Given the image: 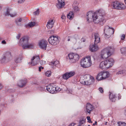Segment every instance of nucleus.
Masks as SVG:
<instances>
[{
    "instance_id": "obj_1",
    "label": "nucleus",
    "mask_w": 126,
    "mask_h": 126,
    "mask_svg": "<svg viewBox=\"0 0 126 126\" xmlns=\"http://www.w3.org/2000/svg\"><path fill=\"white\" fill-rule=\"evenodd\" d=\"M105 16V11L102 9H99L94 13L89 11L87 13V20L90 22L93 20L94 23H99L100 25H102L106 21Z\"/></svg>"
},
{
    "instance_id": "obj_2",
    "label": "nucleus",
    "mask_w": 126,
    "mask_h": 126,
    "mask_svg": "<svg viewBox=\"0 0 126 126\" xmlns=\"http://www.w3.org/2000/svg\"><path fill=\"white\" fill-rule=\"evenodd\" d=\"M18 44L22 46L23 49L31 48L33 47L34 46L33 43L29 42L28 37L26 36L21 38Z\"/></svg>"
},
{
    "instance_id": "obj_3",
    "label": "nucleus",
    "mask_w": 126,
    "mask_h": 126,
    "mask_svg": "<svg viewBox=\"0 0 126 126\" xmlns=\"http://www.w3.org/2000/svg\"><path fill=\"white\" fill-rule=\"evenodd\" d=\"M113 48L111 47H108L104 48L101 51V54L99 57L100 59H105L112 54Z\"/></svg>"
},
{
    "instance_id": "obj_4",
    "label": "nucleus",
    "mask_w": 126,
    "mask_h": 126,
    "mask_svg": "<svg viewBox=\"0 0 126 126\" xmlns=\"http://www.w3.org/2000/svg\"><path fill=\"white\" fill-rule=\"evenodd\" d=\"M114 63L113 58H110L100 63L99 67L102 69H107L112 66Z\"/></svg>"
},
{
    "instance_id": "obj_5",
    "label": "nucleus",
    "mask_w": 126,
    "mask_h": 126,
    "mask_svg": "<svg viewBox=\"0 0 126 126\" xmlns=\"http://www.w3.org/2000/svg\"><path fill=\"white\" fill-rule=\"evenodd\" d=\"M92 64L91 57L87 56L82 59L80 62V65L83 68H86L91 66Z\"/></svg>"
},
{
    "instance_id": "obj_6",
    "label": "nucleus",
    "mask_w": 126,
    "mask_h": 126,
    "mask_svg": "<svg viewBox=\"0 0 126 126\" xmlns=\"http://www.w3.org/2000/svg\"><path fill=\"white\" fill-rule=\"evenodd\" d=\"M114 30L113 28L109 27L108 26H105L104 30L105 36L106 38H108L114 34Z\"/></svg>"
},
{
    "instance_id": "obj_7",
    "label": "nucleus",
    "mask_w": 126,
    "mask_h": 126,
    "mask_svg": "<svg viewBox=\"0 0 126 126\" xmlns=\"http://www.w3.org/2000/svg\"><path fill=\"white\" fill-rule=\"evenodd\" d=\"M60 38L57 35H54L51 36L48 39L49 43L52 45L55 46L59 43Z\"/></svg>"
},
{
    "instance_id": "obj_8",
    "label": "nucleus",
    "mask_w": 126,
    "mask_h": 126,
    "mask_svg": "<svg viewBox=\"0 0 126 126\" xmlns=\"http://www.w3.org/2000/svg\"><path fill=\"white\" fill-rule=\"evenodd\" d=\"M113 8L118 10H124L126 8L125 5L123 3L115 1L112 3Z\"/></svg>"
},
{
    "instance_id": "obj_9",
    "label": "nucleus",
    "mask_w": 126,
    "mask_h": 126,
    "mask_svg": "<svg viewBox=\"0 0 126 126\" xmlns=\"http://www.w3.org/2000/svg\"><path fill=\"white\" fill-rule=\"evenodd\" d=\"M68 57L70 59V62L74 63L77 61L79 58V56L77 54L71 53L68 54Z\"/></svg>"
},
{
    "instance_id": "obj_10",
    "label": "nucleus",
    "mask_w": 126,
    "mask_h": 126,
    "mask_svg": "<svg viewBox=\"0 0 126 126\" xmlns=\"http://www.w3.org/2000/svg\"><path fill=\"white\" fill-rule=\"evenodd\" d=\"M75 74V72L74 71H71L69 72H66L62 76V78L65 80H67L69 78L73 76Z\"/></svg>"
},
{
    "instance_id": "obj_11",
    "label": "nucleus",
    "mask_w": 126,
    "mask_h": 126,
    "mask_svg": "<svg viewBox=\"0 0 126 126\" xmlns=\"http://www.w3.org/2000/svg\"><path fill=\"white\" fill-rule=\"evenodd\" d=\"M30 64L31 66H34L37 64L40 60L39 56H34L31 59Z\"/></svg>"
},
{
    "instance_id": "obj_12",
    "label": "nucleus",
    "mask_w": 126,
    "mask_h": 126,
    "mask_svg": "<svg viewBox=\"0 0 126 126\" xmlns=\"http://www.w3.org/2000/svg\"><path fill=\"white\" fill-rule=\"evenodd\" d=\"M55 85L53 84L48 85L46 86V89L47 91L50 93L53 94L55 93Z\"/></svg>"
},
{
    "instance_id": "obj_13",
    "label": "nucleus",
    "mask_w": 126,
    "mask_h": 126,
    "mask_svg": "<svg viewBox=\"0 0 126 126\" xmlns=\"http://www.w3.org/2000/svg\"><path fill=\"white\" fill-rule=\"evenodd\" d=\"M94 80L93 77L90 76L89 79L86 81H82V83L86 85H90L93 83Z\"/></svg>"
},
{
    "instance_id": "obj_14",
    "label": "nucleus",
    "mask_w": 126,
    "mask_h": 126,
    "mask_svg": "<svg viewBox=\"0 0 126 126\" xmlns=\"http://www.w3.org/2000/svg\"><path fill=\"white\" fill-rule=\"evenodd\" d=\"M94 109V107L91 104L89 103H87L86 106V110L85 112L86 113L90 114Z\"/></svg>"
},
{
    "instance_id": "obj_15",
    "label": "nucleus",
    "mask_w": 126,
    "mask_h": 126,
    "mask_svg": "<svg viewBox=\"0 0 126 126\" xmlns=\"http://www.w3.org/2000/svg\"><path fill=\"white\" fill-rule=\"evenodd\" d=\"M47 42L46 40H42L40 41L39 43V45L41 49L46 50L47 47Z\"/></svg>"
},
{
    "instance_id": "obj_16",
    "label": "nucleus",
    "mask_w": 126,
    "mask_h": 126,
    "mask_svg": "<svg viewBox=\"0 0 126 126\" xmlns=\"http://www.w3.org/2000/svg\"><path fill=\"white\" fill-rule=\"evenodd\" d=\"M97 44H95L92 45H91L90 46V50L91 52H95L98 49V47L97 46Z\"/></svg>"
},
{
    "instance_id": "obj_17",
    "label": "nucleus",
    "mask_w": 126,
    "mask_h": 126,
    "mask_svg": "<svg viewBox=\"0 0 126 126\" xmlns=\"http://www.w3.org/2000/svg\"><path fill=\"white\" fill-rule=\"evenodd\" d=\"M55 21L53 19L49 20L47 23V28L50 29L52 28L53 26Z\"/></svg>"
},
{
    "instance_id": "obj_18",
    "label": "nucleus",
    "mask_w": 126,
    "mask_h": 126,
    "mask_svg": "<svg viewBox=\"0 0 126 126\" xmlns=\"http://www.w3.org/2000/svg\"><path fill=\"white\" fill-rule=\"evenodd\" d=\"M58 3L57 4L56 6L59 8H60L63 7L65 3L64 0H58Z\"/></svg>"
},
{
    "instance_id": "obj_19",
    "label": "nucleus",
    "mask_w": 126,
    "mask_h": 126,
    "mask_svg": "<svg viewBox=\"0 0 126 126\" xmlns=\"http://www.w3.org/2000/svg\"><path fill=\"white\" fill-rule=\"evenodd\" d=\"M27 83L26 79L20 81L17 84L18 86L20 87H22L24 86Z\"/></svg>"
},
{
    "instance_id": "obj_20",
    "label": "nucleus",
    "mask_w": 126,
    "mask_h": 126,
    "mask_svg": "<svg viewBox=\"0 0 126 126\" xmlns=\"http://www.w3.org/2000/svg\"><path fill=\"white\" fill-rule=\"evenodd\" d=\"M116 97V95L113 92H110L109 98L110 100L112 102H114Z\"/></svg>"
},
{
    "instance_id": "obj_21",
    "label": "nucleus",
    "mask_w": 126,
    "mask_h": 126,
    "mask_svg": "<svg viewBox=\"0 0 126 126\" xmlns=\"http://www.w3.org/2000/svg\"><path fill=\"white\" fill-rule=\"evenodd\" d=\"M49 64L51 65V67L52 68L53 67L54 65L57 67H59L60 66L59 62L58 61H56L54 62H51L49 63Z\"/></svg>"
},
{
    "instance_id": "obj_22",
    "label": "nucleus",
    "mask_w": 126,
    "mask_h": 126,
    "mask_svg": "<svg viewBox=\"0 0 126 126\" xmlns=\"http://www.w3.org/2000/svg\"><path fill=\"white\" fill-rule=\"evenodd\" d=\"M86 119L84 117H82L80 119L78 126H84L85 122Z\"/></svg>"
},
{
    "instance_id": "obj_23",
    "label": "nucleus",
    "mask_w": 126,
    "mask_h": 126,
    "mask_svg": "<svg viewBox=\"0 0 126 126\" xmlns=\"http://www.w3.org/2000/svg\"><path fill=\"white\" fill-rule=\"evenodd\" d=\"M95 40V44H97L99 43L100 41V38L98 34L97 33H95L94 34Z\"/></svg>"
},
{
    "instance_id": "obj_24",
    "label": "nucleus",
    "mask_w": 126,
    "mask_h": 126,
    "mask_svg": "<svg viewBox=\"0 0 126 126\" xmlns=\"http://www.w3.org/2000/svg\"><path fill=\"white\" fill-rule=\"evenodd\" d=\"M74 40L73 41V43L74 44H75L80 39V36L77 34H75L73 36Z\"/></svg>"
},
{
    "instance_id": "obj_25",
    "label": "nucleus",
    "mask_w": 126,
    "mask_h": 126,
    "mask_svg": "<svg viewBox=\"0 0 126 126\" xmlns=\"http://www.w3.org/2000/svg\"><path fill=\"white\" fill-rule=\"evenodd\" d=\"M102 72V75L103 79L109 77L110 76V74L109 72Z\"/></svg>"
},
{
    "instance_id": "obj_26",
    "label": "nucleus",
    "mask_w": 126,
    "mask_h": 126,
    "mask_svg": "<svg viewBox=\"0 0 126 126\" xmlns=\"http://www.w3.org/2000/svg\"><path fill=\"white\" fill-rule=\"evenodd\" d=\"M11 12L9 9H7L6 12L5 14L6 15L10 16L11 17H13L15 16L16 15L15 14H11Z\"/></svg>"
},
{
    "instance_id": "obj_27",
    "label": "nucleus",
    "mask_w": 126,
    "mask_h": 126,
    "mask_svg": "<svg viewBox=\"0 0 126 126\" xmlns=\"http://www.w3.org/2000/svg\"><path fill=\"white\" fill-rule=\"evenodd\" d=\"M102 74V72H101L97 75L96 79L100 81L103 80Z\"/></svg>"
},
{
    "instance_id": "obj_28",
    "label": "nucleus",
    "mask_w": 126,
    "mask_h": 126,
    "mask_svg": "<svg viewBox=\"0 0 126 126\" xmlns=\"http://www.w3.org/2000/svg\"><path fill=\"white\" fill-rule=\"evenodd\" d=\"M22 22V19L21 18H18L15 21L16 24L18 25H20Z\"/></svg>"
},
{
    "instance_id": "obj_29",
    "label": "nucleus",
    "mask_w": 126,
    "mask_h": 126,
    "mask_svg": "<svg viewBox=\"0 0 126 126\" xmlns=\"http://www.w3.org/2000/svg\"><path fill=\"white\" fill-rule=\"evenodd\" d=\"M22 58L21 56L16 57L15 59V61L16 63H19L21 62Z\"/></svg>"
},
{
    "instance_id": "obj_30",
    "label": "nucleus",
    "mask_w": 126,
    "mask_h": 126,
    "mask_svg": "<svg viewBox=\"0 0 126 126\" xmlns=\"http://www.w3.org/2000/svg\"><path fill=\"white\" fill-rule=\"evenodd\" d=\"M74 16V15L73 13L72 12H70L67 15V17L69 19H71L73 18Z\"/></svg>"
},
{
    "instance_id": "obj_31",
    "label": "nucleus",
    "mask_w": 126,
    "mask_h": 126,
    "mask_svg": "<svg viewBox=\"0 0 126 126\" xmlns=\"http://www.w3.org/2000/svg\"><path fill=\"white\" fill-rule=\"evenodd\" d=\"M120 50L121 53L126 56V47L121 48Z\"/></svg>"
},
{
    "instance_id": "obj_32",
    "label": "nucleus",
    "mask_w": 126,
    "mask_h": 126,
    "mask_svg": "<svg viewBox=\"0 0 126 126\" xmlns=\"http://www.w3.org/2000/svg\"><path fill=\"white\" fill-rule=\"evenodd\" d=\"M35 24V23L34 22H31L28 23L26 26H29L30 27H32L34 26Z\"/></svg>"
},
{
    "instance_id": "obj_33",
    "label": "nucleus",
    "mask_w": 126,
    "mask_h": 126,
    "mask_svg": "<svg viewBox=\"0 0 126 126\" xmlns=\"http://www.w3.org/2000/svg\"><path fill=\"white\" fill-rule=\"evenodd\" d=\"M51 72L50 71H47L45 73V75L47 77H49L50 76Z\"/></svg>"
},
{
    "instance_id": "obj_34",
    "label": "nucleus",
    "mask_w": 126,
    "mask_h": 126,
    "mask_svg": "<svg viewBox=\"0 0 126 126\" xmlns=\"http://www.w3.org/2000/svg\"><path fill=\"white\" fill-rule=\"evenodd\" d=\"M6 57L5 56H4L0 60V62L1 63H3L5 61Z\"/></svg>"
},
{
    "instance_id": "obj_35",
    "label": "nucleus",
    "mask_w": 126,
    "mask_h": 126,
    "mask_svg": "<svg viewBox=\"0 0 126 126\" xmlns=\"http://www.w3.org/2000/svg\"><path fill=\"white\" fill-rule=\"evenodd\" d=\"M73 36H69L67 37V41H70L73 43Z\"/></svg>"
},
{
    "instance_id": "obj_36",
    "label": "nucleus",
    "mask_w": 126,
    "mask_h": 126,
    "mask_svg": "<svg viewBox=\"0 0 126 126\" xmlns=\"http://www.w3.org/2000/svg\"><path fill=\"white\" fill-rule=\"evenodd\" d=\"M118 126H126V124L125 122H118Z\"/></svg>"
},
{
    "instance_id": "obj_37",
    "label": "nucleus",
    "mask_w": 126,
    "mask_h": 126,
    "mask_svg": "<svg viewBox=\"0 0 126 126\" xmlns=\"http://www.w3.org/2000/svg\"><path fill=\"white\" fill-rule=\"evenodd\" d=\"M61 18L63 22H64L65 21L66 17L64 14H62Z\"/></svg>"
},
{
    "instance_id": "obj_38",
    "label": "nucleus",
    "mask_w": 126,
    "mask_h": 126,
    "mask_svg": "<svg viewBox=\"0 0 126 126\" xmlns=\"http://www.w3.org/2000/svg\"><path fill=\"white\" fill-rule=\"evenodd\" d=\"M125 71L124 70H122L117 72L116 73L117 75H120L122 74L125 73Z\"/></svg>"
},
{
    "instance_id": "obj_39",
    "label": "nucleus",
    "mask_w": 126,
    "mask_h": 126,
    "mask_svg": "<svg viewBox=\"0 0 126 126\" xmlns=\"http://www.w3.org/2000/svg\"><path fill=\"white\" fill-rule=\"evenodd\" d=\"M55 93H56V92H58L61 90V89L58 86H56V87L55 86Z\"/></svg>"
},
{
    "instance_id": "obj_40",
    "label": "nucleus",
    "mask_w": 126,
    "mask_h": 126,
    "mask_svg": "<svg viewBox=\"0 0 126 126\" xmlns=\"http://www.w3.org/2000/svg\"><path fill=\"white\" fill-rule=\"evenodd\" d=\"M74 10L75 12H76L79 10V9L78 7L76 6L74 7Z\"/></svg>"
},
{
    "instance_id": "obj_41",
    "label": "nucleus",
    "mask_w": 126,
    "mask_h": 126,
    "mask_svg": "<svg viewBox=\"0 0 126 126\" xmlns=\"http://www.w3.org/2000/svg\"><path fill=\"white\" fill-rule=\"evenodd\" d=\"M121 39V40H124L125 38L126 35L125 34H122L120 36Z\"/></svg>"
},
{
    "instance_id": "obj_42",
    "label": "nucleus",
    "mask_w": 126,
    "mask_h": 126,
    "mask_svg": "<svg viewBox=\"0 0 126 126\" xmlns=\"http://www.w3.org/2000/svg\"><path fill=\"white\" fill-rule=\"evenodd\" d=\"M34 14L35 15H38L39 14V9H37V10L36 11H35L34 12Z\"/></svg>"
},
{
    "instance_id": "obj_43",
    "label": "nucleus",
    "mask_w": 126,
    "mask_h": 126,
    "mask_svg": "<svg viewBox=\"0 0 126 126\" xmlns=\"http://www.w3.org/2000/svg\"><path fill=\"white\" fill-rule=\"evenodd\" d=\"M40 63L41 64H45L46 63V62L44 61H40Z\"/></svg>"
},
{
    "instance_id": "obj_44",
    "label": "nucleus",
    "mask_w": 126,
    "mask_h": 126,
    "mask_svg": "<svg viewBox=\"0 0 126 126\" xmlns=\"http://www.w3.org/2000/svg\"><path fill=\"white\" fill-rule=\"evenodd\" d=\"M99 90L100 92L102 93H103V88L102 87H100L99 88Z\"/></svg>"
},
{
    "instance_id": "obj_45",
    "label": "nucleus",
    "mask_w": 126,
    "mask_h": 126,
    "mask_svg": "<svg viewBox=\"0 0 126 126\" xmlns=\"http://www.w3.org/2000/svg\"><path fill=\"white\" fill-rule=\"evenodd\" d=\"M87 120H88V122L89 123L91 122V120L90 119V117L89 116H88L87 117Z\"/></svg>"
},
{
    "instance_id": "obj_46",
    "label": "nucleus",
    "mask_w": 126,
    "mask_h": 126,
    "mask_svg": "<svg viewBox=\"0 0 126 126\" xmlns=\"http://www.w3.org/2000/svg\"><path fill=\"white\" fill-rule=\"evenodd\" d=\"M39 88V89L41 91L43 90L44 89V87L43 86H40Z\"/></svg>"
},
{
    "instance_id": "obj_47",
    "label": "nucleus",
    "mask_w": 126,
    "mask_h": 126,
    "mask_svg": "<svg viewBox=\"0 0 126 126\" xmlns=\"http://www.w3.org/2000/svg\"><path fill=\"white\" fill-rule=\"evenodd\" d=\"M81 42H84L86 41L85 39L84 38H82L81 39Z\"/></svg>"
},
{
    "instance_id": "obj_48",
    "label": "nucleus",
    "mask_w": 126,
    "mask_h": 126,
    "mask_svg": "<svg viewBox=\"0 0 126 126\" xmlns=\"http://www.w3.org/2000/svg\"><path fill=\"white\" fill-rule=\"evenodd\" d=\"M44 68V67H43L40 66L39 67V71H41V69H43Z\"/></svg>"
},
{
    "instance_id": "obj_49",
    "label": "nucleus",
    "mask_w": 126,
    "mask_h": 126,
    "mask_svg": "<svg viewBox=\"0 0 126 126\" xmlns=\"http://www.w3.org/2000/svg\"><path fill=\"white\" fill-rule=\"evenodd\" d=\"M50 33L51 34H53L54 33V30H51L50 31Z\"/></svg>"
},
{
    "instance_id": "obj_50",
    "label": "nucleus",
    "mask_w": 126,
    "mask_h": 126,
    "mask_svg": "<svg viewBox=\"0 0 126 126\" xmlns=\"http://www.w3.org/2000/svg\"><path fill=\"white\" fill-rule=\"evenodd\" d=\"M1 43L2 44H6V42L5 41V40H3L2 41Z\"/></svg>"
},
{
    "instance_id": "obj_51",
    "label": "nucleus",
    "mask_w": 126,
    "mask_h": 126,
    "mask_svg": "<svg viewBox=\"0 0 126 126\" xmlns=\"http://www.w3.org/2000/svg\"><path fill=\"white\" fill-rule=\"evenodd\" d=\"M20 37V34H18V35L16 36V38L18 39H19V38Z\"/></svg>"
},
{
    "instance_id": "obj_52",
    "label": "nucleus",
    "mask_w": 126,
    "mask_h": 126,
    "mask_svg": "<svg viewBox=\"0 0 126 126\" xmlns=\"http://www.w3.org/2000/svg\"><path fill=\"white\" fill-rule=\"evenodd\" d=\"M24 0H19L18 1V2L20 3H22V2H23Z\"/></svg>"
},
{
    "instance_id": "obj_53",
    "label": "nucleus",
    "mask_w": 126,
    "mask_h": 126,
    "mask_svg": "<svg viewBox=\"0 0 126 126\" xmlns=\"http://www.w3.org/2000/svg\"><path fill=\"white\" fill-rule=\"evenodd\" d=\"M75 124L74 123H72L71 124H70L69 126H74L75 125Z\"/></svg>"
},
{
    "instance_id": "obj_54",
    "label": "nucleus",
    "mask_w": 126,
    "mask_h": 126,
    "mask_svg": "<svg viewBox=\"0 0 126 126\" xmlns=\"http://www.w3.org/2000/svg\"><path fill=\"white\" fill-rule=\"evenodd\" d=\"M121 96L120 94H119L118 96V99H121Z\"/></svg>"
},
{
    "instance_id": "obj_55",
    "label": "nucleus",
    "mask_w": 126,
    "mask_h": 126,
    "mask_svg": "<svg viewBox=\"0 0 126 126\" xmlns=\"http://www.w3.org/2000/svg\"><path fill=\"white\" fill-rule=\"evenodd\" d=\"M97 123V122L96 121H95V123L93 124V125L94 126L95 125H96Z\"/></svg>"
},
{
    "instance_id": "obj_56",
    "label": "nucleus",
    "mask_w": 126,
    "mask_h": 126,
    "mask_svg": "<svg viewBox=\"0 0 126 126\" xmlns=\"http://www.w3.org/2000/svg\"><path fill=\"white\" fill-rule=\"evenodd\" d=\"M124 113L126 115V109L125 110V112Z\"/></svg>"
},
{
    "instance_id": "obj_57",
    "label": "nucleus",
    "mask_w": 126,
    "mask_h": 126,
    "mask_svg": "<svg viewBox=\"0 0 126 126\" xmlns=\"http://www.w3.org/2000/svg\"><path fill=\"white\" fill-rule=\"evenodd\" d=\"M1 85L0 84V89L1 88Z\"/></svg>"
},
{
    "instance_id": "obj_58",
    "label": "nucleus",
    "mask_w": 126,
    "mask_h": 126,
    "mask_svg": "<svg viewBox=\"0 0 126 126\" xmlns=\"http://www.w3.org/2000/svg\"><path fill=\"white\" fill-rule=\"evenodd\" d=\"M107 123H108V122H106L105 123V125H107Z\"/></svg>"
},
{
    "instance_id": "obj_59",
    "label": "nucleus",
    "mask_w": 126,
    "mask_h": 126,
    "mask_svg": "<svg viewBox=\"0 0 126 126\" xmlns=\"http://www.w3.org/2000/svg\"><path fill=\"white\" fill-rule=\"evenodd\" d=\"M72 92V91H70L69 92V93H70L71 94L72 93H71Z\"/></svg>"
},
{
    "instance_id": "obj_60",
    "label": "nucleus",
    "mask_w": 126,
    "mask_h": 126,
    "mask_svg": "<svg viewBox=\"0 0 126 126\" xmlns=\"http://www.w3.org/2000/svg\"><path fill=\"white\" fill-rule=\"evenodd\" d=\"M125 2L126 4V0H125Z\"/></svg>"
},
{
    "instance_id": "obj_61",
    "label": "nucleus",
    "mask_w": 126,
    "mask_h": 126,
    "mask_svg": "<svg viewBox=\"0 0 126 126\" xmlns=\"http://www.w3.org/2000/svg\"><path fill=\"white\" fill-rule=\"evenodd\" d=\"M9 54H10V55H11V53L10 52H9Z\"/></svg>"
},
{
    "instance_id": "obj_62",
    "label": "nucleus",
    "mask_w": 126,
    "mask_h": 126,
    "mask_svg": "<svg viewBox=\"0 0 126 126\" xmlns=\"http://www.w3.org/2000/svg\"><path fill=\"white\" fill-rule=\"evenodd\" d=\"M1 8V7L0 6V8Z\"/></svg>"
}]
</instances>
